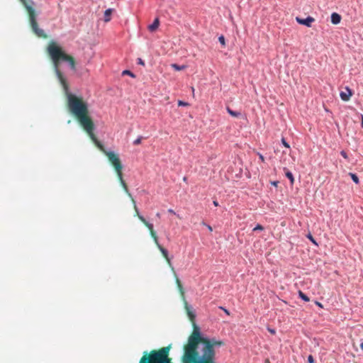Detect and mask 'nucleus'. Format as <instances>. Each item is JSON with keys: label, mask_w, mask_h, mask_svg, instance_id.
Returning <instances> with one entry per match:
<instances>
[{"label": "nucleus", "mask_w": 363, "mask_h": 363, "mask_svg": "<svg viewBox=\"0 0 363 363\" xmlns=\"http://www.w3.org/2000/svg\"><path fill=\"white\" fill-rule=\"evenodd\" d=\"M266 363H269V359H266Z\"/></svg>", "instance_id": "41"}, {"label": "nucleus", "mask_w": 363, "mask_h": 363, "mask_svg": "<svg viewBox=\"0 0 363 363\" xmlns=\"http://www.w3.org/2000/svg\"><path fill=\"white\" fill-rule=\"evenodd\" d=\"M308 363H315V360H314V358L312 355H309L308 357Z\"/></svg>", "instance_id": "25"}, {"label": "nucleus", "mask_w": 363, "mask_h": 363, "mask_svg": "<svg viewBox=\"0 0 363 363\" xmlns=\"http://www.w3.org/2000/svg\"><path fill=\"white\" fill-rule=\"evenodd\" d=\"M172 67L174 68V70L181 71L186 68L185 65H179L177 64H172Z\"/></svg>", "instance_id": "17"}, {"label": "nucleus", "mask_w": 363, "mask_h": 363, "mask_svg": "<svg viewBox=\"0 0 363 363\" xmlns=\"http://www.w3.org/2000/svg\"><path fill=\"white\" fill-rule=\"evenodd\" d=\"M259 160H260L262 162H264V156H263L262 155L259 154Z\"/></svg>", "instance_id": "32"}, {"label": "nucleus", "mask_w": 363, "mask_h": 363, "mask_svg": "<svg viewBox=\"0 0 363 363\" xmlns=\"http://www.w3.org/2000/svg\"><path fill=\"white\" fill-rule=\"evenodd\" d=\"M361 127L363 128V115H361Z\"/></svg>", "instance_id": "35"}, {"label": "nucleus", "mask_w": 363, "mask_h": 363, "mask_svg": "<svg viewBox=\"0 0 363 363\" xmlns=\"http://www.w3.org/2000/svg\"><path fill=\"white\" fill-rule=\"evenodd\" d=\"M307 238L313 242L314 243L315 245H318L317 242H315V240H314L313 237L309 233L308 235H307Z\"/></svg>", "instance_id": "23"}, {"label": "nucleus", "mask_w": 363, "mask_h": 363, "mask_svg": "<svg viewBox=\"0 0 363 363\" xmlns=\"http://www.w3.org/2000/svg\"><path fill=\"white\" fill-rule=\"evenodd\" d=\"M218 41L220 43V44L223 46H225V38L223 35H220L219 38H218Z\"/></svg>", "instance_id": "22"}, {"label": "nucleus", "mask_w": 363, "mask_h": 363, "mask_svg": "<svg viewBox=\"0 0 363 363\" xmlns=\"http://www.w3.org/2000/svg\"><path fill=\"white\" fill-rule=\"evenodd\" d=\"M360 347L363 350V342H361Z\"/></svg>", "instance_id": "40"}, {"label": "nucleus", "mask_w": 363, "mask_h": 363, "mask_svg": "<svg viewBox=\"0 0 363 363\" xmlns=\"http://www.w3.org/2000/svg\"><path fill=\"white\" fill-rule=\"evenodd\" d=\"M168 212L170 213L176 214V213L174 211V210H172L171 208L168 210Z\"/></svg>", "instance_id": "36"}, {"label": "nucleus", "mask_w": 363, "mask_h": 363, "mask_svg": "<svg viewBox=\"0 0 363 363\" xmlns=\"http://www.w3.org/2000/svg\"><path fill=\"white\" fill-rule=\"evenodd\" d=\"M112 11L113 10L111 9H108L105 11L104 21L108 22L111 20V15Z\"/></svg>", "instance_id": "15"}, {"label": "nucleus", "mask_w": 363, "mask_h": 363, "mask_svg": "<svg viewBox=\"0 0 363 363\" xmlns=\"http://www.w3.org/2000/svg\"><path fill=\"white\" fill-rule=\"evenodd\" d=\"M341 16L337 13H333L331 15V22L332 23L337 25L340 23Z\"/></svg>", "instance_id": "11"}, {"label": "nucleus", "mask_w": 363, "mask_h": 363, "mask_svg": "<svg viewBox=\"0 0 363 363\" xmlns=\"http://www.w3.org/2000/svg\"><path fill=\"white\" fill-rule=\"evenodd\" d=\"M130 198L133 203L134 209L135 211V213H136L138 218L147 227V228L149 229V230L150 232V235H151L152 238L154 239V241L157 242V240H158V238L157 236L156 233L155 232V230L153 229V225L152 223L147 222L146 220V219L139 213L138 208L135 203V201L133 199V198L132 196Z\"/></svg>", "instance_id": "7"}, {"label": "nucleus", "mask_w": 363, "mask_h": 363, "mask_svg": "<svg viewBox=\"0 0 363 363\" xmlns=\"http://www.w3.org/2000/svg\"><path fill=\"white\" fill-rule=\"evenodd\" d=\"M349 175L350 176V177L352 178V181L355 184H358L359 183V178H358V177L355 174L350 172Z\"/></svg>", "instance_id": "19"}, {"label": "nucleus", "mask_w": 363, "mask_h": 363, "mask_svg": "<svg viewBox=\"0 0 363 363\" xmlns=\"http://www.w3.org/2000/svg\"><path fill=\"white\" fill-rule=\"evenodd\" d=\"M296 20L299 24L306 26L307 27H311V23L315 21V18L311 16H308L306 18L296 17Z\"/></svg>", "instance_id": "8"}, {"label": "nucleus", "mask_w": 363, "mask_h": 363, "mask_svg": "<svg viewBox=\"0 0 363 363\" xmlns=\"http://www.w3.org/2000/svg\"><path fill=\"white\" fill-rule=\"evenodd\" d=\"M184 306H185V309H186V313L190 319V320L193 323V326H194V330L191 333V334L189 336L188 339H187V342L186 344L184 345L183 346V354L182 355L181 357V362L182 363V358L185 354V350L189 343V341H190V339L192 338V337L194 336V333H199L200 336L202 337V338H206L207 340H215L216 342H223V340H217L216 338L215 337H208L206 335H204L201 332V329L195 323V318H196V314H195V311L193 308V307L189 305L188 303V302L184 300Z\"/></svg>", "instance_id": "6"}, {"label": "nucleus", "mask_w": 363, "mask_h": 363, "mask_svg": "<svg viewBox=\"0 0 363 363\" xmlns=\"http://www.w3.org/2000/svg\"><path fill=\"white\" fill-rule=\"evenodd\" d=\"M267 330L272 335H274L276 333V330L274 329L268 328Z\"/></svg>", "instance_id": "30"}, {"label": "nucleus", "mask_w": 363, "mask_h": 363, "mask_svg": "<svg viewBox=\"0 0 363 363\" xmlns=\"http://www.w3.org/2000/svg\"><path fill=\"white\" fill-rule=\"evenodd\" d=\"M205 225H206V227L208 228V229L210 230V231H212L213 230V228L211 225H207L206 223H203Z\"/></svg>", "instance_id": "33"}, {"label": "nucleus", "mask_w": 363, "mask_h": 363, "mask_svg": "<svg viewBox=\"0 0 363 363\" xmlns=\"http://www.w3.org/2000/svg\"><path fill=\"white\" fill-rule=\"evenodd\" d=\"M156 216H157V218H160V213H157L156 214Z\"/></svg>", "instance_id": "39"}, {"label": "nucleus", "mask_w": 363, "mask_h": 363, "mask_svg": "<svg viewBox=\"0 0 363 363\" xmlns=\"http://www.w3.org/2000/svg\"><path fill=\"white\" fill-rule=\"evenodd\" d=\"M340 155H342L345 159H347V157H347V152H346L345 151H344V150H342V151L340 152Z\"/></svg>", "instance_id": "28"}, {"label": "nucleus", "mask_w": 363, "mask_h": 363, "mask_svg": "<svg viewBox=\"0 0 363 363\" xmlns=\"http://www.w3.org/2000/svg\"><path fill=\"white\" fill-rule=\"evenodd\" d=\"M157 247H158V249L160 250V252H162V255L164 256V257L166 259L167 262H168V264H169L170 267H172V263H171V259L169 257V255H168V251L164 248L160 243H159V241L158 240H157V242H155Z\"/></svg>", "instance_id": "9"}, {"label": "nucleus", "mask_w": 363, "mask_h": 363, "mask_svg": "<svg viewBox=\"0 0 363 363\" xmlns=\"http://www.w3.org/2000/svg\"><path fill=\"white\" fill-rule=\"evenodd\" d=\"M220 308L223 309L225 311V313H226L227 314H229V312L227 309H225L223 307H220Z\"/></svg>", "instance_id": "37"}, {"label": "nucleus", "mask_w": 363, "mask_h": 363, "mask_svg": "<svg viewBox=\"0 0 363 363\" xmlns=\"http://www.w3.org/2000/svg\"><path fill=\"white\" fill-rule=\"evenodd\" d=\"M23 4L24 7L26 8L28 16H29V21L32 28L33 32L37 35L38 38H47L48 35H46L44 30L38 27V24L37 22V14L35 13V11L33 8L34 2L32 0H20Z\"/></svg>", "instance_id": "5"}, {"label": "nucleus", "mask_w": 363, "mask_h": 363, "mask_svg": "<svg viewBox=\"0 0 363 363\" xmlns=\"http://www.w3.org/2000/svg\"><path fill=\"white\" fill-rule=\"evenodd\" d=\"M316 304H317L318 306H320V307H323V306H322V304H321L320 303L318 302V301H316Z\"/></svg>", "instance_id": "38"}, {"label": "nucleus", "mask_w": 363, "mask_h": 363, "mask_svg": "<svg viewBox=\"0 0 363 363\" xmlns=\"http://www.w3.org/2000/svg\"><path fill=\"white\" fill-rule=\"evenodd\" d=\"M122 74L123 75H129L133 78L135 77V75L132 72H130V70H127V69L123 71Z\"/></svg>", "instance_id": "20"}, {"label": "nucleus", "mask_w": 363, "mask_h": 363, "mask_svg": "<svg viewBox=\"0 0 363 363\" xmlns=\"http://www.w3.org/2000/svg\"><path fill=\"white\" fill-rule=\"evenodd\" d=\"M47 51L53 63L55 74L61 84L67 97V107L69 112L76 117L81 126L87 133L96 147L107 156L109 162L114 167L118 174V177L125 191L130 197H131V194L128 191V186L123 179V164H121L118 155L113 151H107L101 143L99 141L94 133L95 125L89 113L88 104L84 101L82 97H79L69 92L66 79L60 69L61 62H66L69 64L72 70H76L74 59L72 56L67 55L62 48L54 41L49 43L47 48Z\"/></svg>", "instance_id": "2"}, {"label": "nucleus", "mask_w": 363, "mask_h": 363, "mask_svg": "<svg viewBox=\"0 0 363 363\" xmlns=\"http://www.w3.org/2000/svg\"><path fill=\"white\" fill-rule=\"evenodd\" d=\"M345 89V91H342L340 92V96L342 101H347L350 100V96L352 95V91L347 86H346Z\"/></svg>", "instance_id": "10"}, {"label": "nucleus", "mask_w": 363, "mask_h": 363, "mask_svg": "<svg viewBox=\"0 0 363 363\" xmlns=\"http://www.w3.org/2000/svg\"><path fill=\"white\" fill-rule=\"evenodd\" d=\"M172 349V344L159 350H152L150 352L145 351L139 363H173L169 357Z\"/></svg>", "instance_id": "4"}, {"label": "nucleus", "mask_w": 363, "mask_h": 363, "mask_svg": "<svg viewBox=\"0 0 363 363\" xmlns=\"http://www.w3.org/2000/svg\"><path fill=\"white\" fill-rule=\"evenodd\" d=\"M178 105L179 106H186L189 105V104L187 102H185V101H178Z\"/></svg>", "instance_id": "24"}, {"label": "nucleus", "mask_w": 363, "mask_h": 363, "mask_svg": "<svg viewBox=\"0 0 363 363\" xmlns=\"http://www.w3.org/2000/svg\"><path fill=\"white\" fill-rule=\"evenodd\" d=\"M160 26V21L158 18H155L153 23L148 26V29L150 32L155 31Z\"/></svg>", "instance_id": "12"}, {"label": "nucleus", "mask_w": 363, "mask_h": 363, "mask_svg": "<svg viewBox=\"0 0 363 363\" xmlns=\"http://www.w3.org/2000/svg\"><path fill=\"white\" fill-rule=\"evenodd\" d=\"M47 51L53 63L55 74L61 84L67 97V107L69 112L76 117L81 126L87 133L96 147L107 156L109 162L114 167L118 174V177L125 191L130 197H131V194L128 191V186L123 179V164H121L118 155L113 151H107L101 143L99 141L94 133L95 125L89 113L88 104L84 101L82 97H79L69 92L66 79L60 69L61 62H66L69 64L72 70H76L74 59L72 56L67 55L62 48L54 41L49 43L47 48Z\"/></svg>", "instance_id": "1"}, {"label": "nucleus", "mask_w": 363, "mask_h": 363, "mask_svg": "<svg viewBox=\"0 0 363 363\" xmlns=\"http://www.w3.org/2000/svg\"><path fill=\"white\" fill-rule=\"evenodd\" d=\"M227 109V111L228 113L233 116V117H235V118H238L241 116V113L239 112V111H233L232 109H230L228 106L226 108Z\"/></svg>", "instance_id": "14"}, {"label": "nucleus", "mask_w": 363, "mask_h": 363, "mask_svg": "<svg viewBox=\"0 0 363 363\" xmlns=\"http://www.w3.org/2000/svg\"><path fill=\"white\" fill-rule=\"evenodd\" d=\"M281 143L282 144L284 145V147H287V148H289V143L286 141V140L284 138H282L281 139Z\"/></svg>", "instance_id": "26"}, {"label": "nucleus", "mask_w": 363, "mask_h": 363, "mask_svg": "<svg viewBox=\"0 0 363 363\" xmlns=\"http://www.w3.org/2000/svg\"><path fill=\"white\" fill-rule=\"evenodd\" d=\"M176 282H177V286H178V288H179V291H180L181 294H182V296H184V289H183L182 284V283H181V281H180L179 279L177 277H176Z\"/></svg>", "instance_id": "16"}, {"label": "nucleus", "mask_w": 363, "mask_h": 363, "mask_svg": "<svg viewBox=\"0 0 363 363\" xmlns=\"http://www.w3.org/2000/svg\"><path fill=\"white\" fill-rule=\"evenodd\" d=\"M143 136H139L136 140L133 141V145H138L141 143V141L143 140Z\"/></svg>", "instance_id": "21"}, {"label": "nucleus", "mask_w": 363, "mask_h": 363, "mask_svg": "<svg viewBox=\"0 0 363 363\" xmlns=\"http://www.w3.org/2000/svg\"><path fill=\"white\" fill-rule=\"evenodd\" d=\"M279 184V182L278 181H273V182H271V184L274 186H277Z\"/></svg>", "instance_id": "31"}, {"label": "nucleus", "mask_w": 363, "mask_h": 363, "mask_svg": "<svg viewBox=\"0 0 363 363\" xmlns=\"http://www.w3.org/2000/svg\"><path fill=\"white\" fill-rule=\"evenodd\" d=\"M213 205H214L215 206H219V204H218V201H213Z\"/></svg>", "instance_id": "34"}, {"label": "nucleus", "mask_w": 363, "mask_h": 363, "mask_svg": "<svg viewBox=\"0 0 363 363\" xmlns=\"http://www.w3.org/2000/svg\"><path fill=\"white\" fill-rule=\"evenodd\" d=\"M298 296L302 299L304 301H310V298L308 296H306L303 291H298Z\"/></svg>", "instance_id": "18"}, {"label": "nucleus", "mask_w": 363, "mask_h": 363, "mask_svg": "<svg viewBox=\"0 0 363 363\" xmlns=\"http://www.w3.org/2000/svg\"><path fill=\"white\" fill-rule=\"evenodd\" d=\"M137 62L138 65H141L143 66H145V62L141 58H138Z\"/></svg>", "instance_id": "27"}, {"label": "nucleus", "mask_w": 363, "mask_h": 363, "mask_svg": "<svg viewBox=\"0 0 363 363\" xmlns=\"http://www.w3.org/2000/svg\"><path fill=\"white\" fill-rule=\"evenodd\" d=\"M263 230V227L261 225H257L254 229L253 230L255 231V230Z\"/></svg>", "instance_id": "29"}, {"label": "nucleus", "mask_w": 363, "mask_h": 363, "mask_svg": "<svg viewBox=\"0 0 363 363\" xmlns=\"http://www.w3.org/2000/svg\"><path fill=\"white\" fill-rule=\"evenodd\" d=\"M284 170L285 172L286 177L290 180L291 184H293L294 182V178L292 173L286 168H284Z\"/></svg>", "instance_id": "13"}, {"label": "nucleus", "mask_w": 363, "mask_h": 363, "mask_svg": "<svg viewBox=\"0 0 363 363\" xmlns=\"http://www.w3.org/2000/svg\"><path fill=\"white\" fill-rule=\"evenodd\" d=\"M224 345V342L202 338L195 333L185 350L182 363H217L216 349Z\"/></svg>", "instance_id": "3"}]
</instances>
